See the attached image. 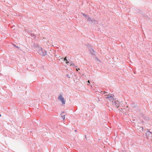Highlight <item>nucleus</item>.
<instances>
[{"mask_svg":"<svg viewBox=\"0 0 152 152\" xmlns=\"http://www.w3.org/2000/svg\"><path fill=\"white\" fill-rule=\"evenodd\" d=\"M35 48L40 56L44 57L47 55V52L39 45H36L35 46Z\"/></svg>","mask_w":152,"mask_h":152,"instance_id":"nucleus-1","label":"nucleus"},{"mask_svg":"<svg viewBox=\"0 0 152 152\" xmlns=\"http://www.w3.org/2000/svg\"><path fill=\"white\" fill-rule=\"evenodd\" d=\"M87 21H88L89 23L91 24H96V21L92 19L89 17L87 18Z\"/></svg>","mask_w":152,"mask_h":152,"instance_id":"nucleus-2","label":"nucleus"},{"mask_svg":"<svg viewBox=\"0 0 152 152\" xmlns=\"http://www.w3.org/2000/svg\"><path fill=\"white\" fill-rule=\"evenodd\" d=\"M112 103L113 105L115 106L117 108H118L120 105V103L118 101L114 99L112 101Z\"/></svg>","mask_w":152,"mask_h":152,"instance_id":"nucleus-3","label":"nucleus"},{"mask_svg":"<svg viewBox=\"0 0 152 152\" xmlns=\"http://www.w3.org/2000/svg\"><path fill=\"white\" fill-rule=\"evenodd\" d=\"M58 99L60 100L62 102V104H65V100L61 95H60L58 97Z\"/></svg>","mask_w":152,"mask_h":152,"instance_id":"nucleus-4","label":"nucleus"},{"mask_svg":"<svg viewBox=\"0 0 152 152\" xmlns=\"http://www.w3.org/2000/svg\"><path fill=\"white\" fill-rule=\"evenodd\" d=\"M106 96H107L106 98L107 99L110 101H112H112L114 99L113 96L111 94L106 95Z\"/></svg>","mask_w":152,"mask_h":152,"instance_id":"nucleus-5","label":"nucleus"},{"mask_svg":"<svg viewBox=\"0 0 152 152\" xmlns=\"http://www.w3.org/2000/svg\"><path fill=\"white\" fill-rule=\"evenodd\" d=\"M145 134L147 136H150L151 135V132L149 131H148L146 132Z\"/></svg>","mask_w":152,"mask_h":152,"instance_id":"nucleus-6","label":"nucleus"},{"mask_svg":"<svg viewBox=\"0 0 152 152\" xmlns=\"http://www.w3.org/2000/svg\"><path fill=\"white\" fill-rule=\"evenodd\" d=\"M90 51L92 55H95V52L94 50L92 49H90Z\"/></svg>","mask_w":152,"mask_h":152,"instance_id":"nucleus-7","label":"nucleus"},{"mask_svg":"<svg viewBox=\"0 0 152 152\" xmlns=\"http://www.w3.org/2000/svg\"><path fill=\"white\" fill-rule=\"evenodd\" d=\"M31 36L32 37H33L34 39L36 37V36L34 34H31Z\"/></svg>","mask_w":152,"mask_h":152,"instance_id":"nucleus-8","label":"nucleus"},{"mask_svg":"<svg viewBox=\"0 0 152 152\" xmlns=\"http://www.w3.org/2000/svg\"><path fill=\"white\" fill-rule=\"evenodd\" d=\"M64 61H66V64H68V63H69V62H68L66 59V57H65L64 58Z\"/></svg>","mask_w":152,"mask_h":152,"instance_id":"nucleus-9","label":"nucleus"},{"mask_svg":"<svg viewBox=\"0 0 152 152\" xmlns=\"http://www.w3.org/2000/svg\"><path fill=\"white\" fill-rule=\"evenodd\" d=\"M65 115H62L61 116V119H63L64 120L65 119Z\"/></svg>","mask_w":152,"mask_h":152,"instance_id":"nucleus-10","label":"nucleus"},{"mask_svg":"<svg viewBox=\"0 0 152 152\" xmlns=\"http://www.w3.org/2000/svg\"><path fill=\"white\" fill-rule=\"evenodd\" d=\"M82 14L83 15V16H84L85 17H86V18H87V16L86 15H85V14L83 13H82Z\"/></svg>","mask_w":152,"mask_h":152,"instance_id":"nucleus-11","label":"nucleus"},{"mask_svg":"<svg viewBox=\"0 0 152 152\" xmlns=\"http://www.w3.org/2000/svg\"><path fill=\"white\" fill-rule=\"evenodd\" d=\"M139 129L141 130L142 131H143V127H140Z\"/></svg>","mask_w":152,"mask_h":152,"instance_id":"nucleus-12","label":"nucleus"},{"mask_svg":"<svg viewBox=\"0 0 152 152\" xmlns=\"http://www.w3.org/2000/svg\"><path fill=\"white\" fill-rule=\"evenodd\" d=\"M96 59L97 61L98 62H100V60L96 57Z\"/></svg>","mask_w":152,"mask_h":152,"instance_id":"nucleus-13","label":"nucleus"},{"mask_svg":"<svg viewBox=\"0 0 152 152\" xmlns=\"http://www.w3.org/2000/svg\"><path fill=\"white\" fill-rule=\"evenodd\" d=\"M137 106V105H136V104H132V107H135V106Z\"/></svg>","mask_w":152,"mask_h":152,"instance_id":"nucleus-14","label":"nucleus"},{"mask_svg":"<svg viewBox=\"0 0 152 152\" xmlns=\"http://www.w3.org/2000/svg\"><path fill=\"white\" fill-rule=\"evenodd\" d=\"M71 66V65H73V66H75V65L74 64V63H72L71 65H70Z\"/></svg>","mask_w":152,"mask_h":152,"instance_id":"nucleus-15","label":"nucleus"},{"mask_svg":"<svg viewBox=\"0 0 152 152\" xmlns=\"http://www.w3.org/2000/svg\"><path fill=\"white\" fill-rule=\"evenodd\" d=\"M66 76L68 77V78H70V76H69V75H66Z\"/></svg>","mask_w":152,"mask_h":152,"instance_id":"nucleus-16","label":"nucleus"},{"mask_svg":"<svg viewBox=\"0 0 152 152\" xmlns=\"http://www.w3.org/2000/svg\"><path fill=\"white\" fill-rule=\"evenodd\" d=\"M78 70H80V69L79 68H78V69H76L77 71H78Z\"/></svg>","mask_w":152,"mask_h":152,"instance_id":"nucleus-17","label":"nucleus"},{"mask_svg":"<svg viewBox=\"0 0 152 152\" xmlns=\"http://www.w3.org/2000/svg\"><path fill=\"white\" fill-rule=\"evenodd\" d=\"M88 83H90L89 80H88Z\"/></svg>","mask_w":152,"mask_h":152,"instance_id":"nucleus-18","label":"nucleus"},{"mask_svg":"<svg viewBox=\"0 0 152 152\" xmlns=\"http://www.w3.org/2000/svg\"><path fill=\"white\" fill-rule=\"evenodd\" d=\"M107 93V92H106L105 91H104V94L105 93Z\"/></svg>","mask_w":152,"mask_h":152,"instance_id":"nucleus-19","label":"nucleus"},{"mask_svg":"<svg viewBox=\"0 0 152 152\" xmlns=\"http://www.w3.org/2000/svg\"><path fill=\"white\" fill-rule=\"evenodd\" d=\"M98 100L99 101H100L99 99V98H98Z\"/></svg>","mask_w":152,"mask_h":152,"instance_id":"nucleus-20","label":"nucleus"},{"mask_svg":"<svg viewBox=\"0 0 152 152\" xmlns=\"http://www.w3.org/2000/svg\"><path fill=\"white\" fill-rule=\"evenodd\" d=\"M16 47L17 48H19V47H18V46H16Z\"/></svg>","mask_w":152,"mask_h":152,"instance_id":"nucleus-21","label":"nucleus"},{"mask_svg":"<svg viewBox=\"0 0 152 152\" xmlns=\"http://www.w3.org/2000/svg\"><path fill=\"white\" fill-rule=\"evenodd\" d=\"M1 116V115L0 114V117Z\"/></svg>","mask_w":152,"mask_h":152,"instance_id":"nucleus-22","label":"nucleus"},{"mask_svg":"<svg viewBox=\"0 0 152 152\" xmlns=\"http://www.w3.org/2000/svg\"><path fill=\"white\" fill-rule=\"evenodd\" d=\"M121 111V110H120L119 111V112H120V111Z\"/></svg>","mask_w":152,"mask_h":152,"instance_id":"nucleus-23","label":"nucleus"}]
</instances>
